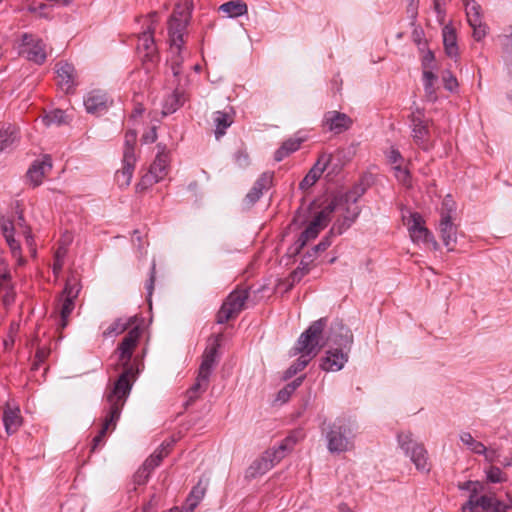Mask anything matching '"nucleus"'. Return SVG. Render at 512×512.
<instances>
[{"mask_svg":"<svg viewBox=\"0 0 512 512\" xmlns=\"http://www.w3.org/2000/svg\"><path fill=\"white\" fill-rule=\"evenodd\" d=\"M326 326L327 318H320L312 322L310 326L301 333L295 346L291 350V355L296 356L300 354V357L284 372L285 380L302 371L319 353L324 346L322 333Z\"/></svg>","mask_w":512,"mask_h":512,"instance_id":"f257e3e1","label":"nucleus"},{"mask_svg":"<svg viewBox=\"0 0 512 512\" xmlns=\"http://www.w3.org/2000/svg\"><path fill=\"white\" fill-rule=\"evenodd\" d=\"M129 394L130 387L126 382L125 375H123L119 381H115L111 388L107 390L106 401L109 405V408L101 430L99 431L98 435L93 438L92 451H94L102 443L109 427L113 426V428H115L116 423L120 418L122 408L125 405Z\"/></svg>","mask_w":512,"mask_h":512,"instance_id":"f03ea898","label":"nucleus"},{"mask_svg":"<svg viewBox=\"0 0 512 512\" xmlns=\"http://www.w3.org/2000/svg\"><path fill=\"white\" fill-rule=\"evenodd\" d=\"M322 431L326 432L327 448L331 453H342L353 448V429L350 421L337 418L334 422H323Z\"/></svg>","mask_w":512,"mask_h":512,"instance_id":"7ed1b4c3","label":"nucleus"},{"mask_svg":"<svg viewBox=\"0 0 512 512\" xmlns=\"http://www.w3.org/2000/svg\"><path fill=\"white\" fill-rule=\"evenodd\" d=\"M141 334L142 330L140 327H133L132 329H130V331L127 333V335L123 338V340L119 343L117 347V352L119 353V361L123 366V372L119 375L116 381H119L121 377L125 375V379L130 387V390L132 389L133 382L135 381L136 376L139 373V369L130 362L133 352L138 345Z\"/></svg>","mask_w":512,"mask_h":512,"instance_id":"20e7f679","label":"nucleus"},{"mask_svg":"<svg viewBox=\"0 0 512 512\" xmlns=\"http://www.w3.org/2000/svg\"><path fill=\"white\" fill-rule=\"evenodd\" d=\"M81 283L76 275L67 278L65 287L56 306V325L58 330L65 329L75 309V300L81 291Z\"/></svg>","mask_w":512,"mask_h":512,"instance_id":"39448f33","label":"nucleus"},{"mask_svg":"<svg viewBox=\"0 0 512 512\" xmlns=\"http://www.w3.org/2000/svg\"><path fill=\"white\" fill-rule=\"evenodd\" d=\"M184 4H176L175 10L168 23V33L170 41V53L181 52L183 45V35L190 19L192 9V0H182Z\"/></svg>","mask_w":512,"mask_h":512,"instance_id":"423d86ee","label":"nucleus"},{"mask_svg":"<svg viewBox=\"0 0 512 512\" xmlns=\"http://www.w3.org/2000/svg\"><path fill=\"white\" fill-rule=\"evenodd\" d=\"M397 440L400 448L404 451L406 456L410 457V460L418 471H430L431 464L429 462L428 452L423 444L415 442L412 439V434L409 432L399 433Z\"/></svg>","mask_w":512,"mask_h":512,"instance_id":"0eeeda50","label":"nucleus"},{"mask_svg":"<svg viewBox=\"0 0 512 512\" xmlns=\"http://www.w3.org/2000/svg\"><path fill=\"white\" fill-rule=\"evenodd\" d=\"M335 208L336 206L334 202H331L323 210L317 213L314 219L296 240L294 244L296 253H299L309 240L316 238L320 231L327 226L330 221V216L334 212Z\"/></svg>","mask_w":512,"mask_h":512,"instance_id":"6e6552de","label":"nucleus"},{"mask_svg":"<svg viewBox=\"0 0 512 512\" xmlns=\"http://www.w3.org/2000/svg\"><path fill=\"white\" fill-rule=\"evenodd\" d=\"M248 296L249 293L247 290L232 291L227 296L216 315L217 323L224 324L230 319L237 317L243 310Z\"/></svg>","mask_w":512,"mask_h":512,"instance_id":"1a4fd4ad","label":"nucleus"},{"mask_svg":"<svg viewBox=\"0 0 512 512\" xmlns=\"http://www.w3.org/2000/svg\"><path fill=\"white\" fill-rule=\"evenodd\" d=\"M20 55L28 61L42 65L47 59L46 44L42 39L32 35L23 34L20 47Z\"/></svg>","mask_w":512,"mask_h":512,"instance_id":"9d476101","label":"nucleus"},{"mask_svg":"<svg viewBox=\"0 0 512 512\" xmlns=\"http://www.w3.org/2000/svg\"><path fill=\"white\" fill-rule=\"evenodd\" d=\"M156 13L150 15L149 25L138 37L137 50L144 61L155 62L157 59V47L154 41Z\"/></svg>","mask_w":512,"mask_h":512,"instance_id":"9b49d317","label":"nucleus"},{"mask_svg":"<svg viewBox=\"0 0 512 512\" xmlns=\"http://www.w3.org/2000/svg\"><path fill=\"white\" fill-rule=\"evenodd\" d=\"M57 84L67 94L74 93L78 85V74L75 67L68 62L60 61L55 65Z\"/></svg>","mask_w":512,"mask_h":512,"instance_id":"f8f14e48","label":"nucleus"},{"mask_svg":"<svg viewBox=\"0 0 512 512\" xmlns=\"http://www.w3.org/2000/svg\"><path fill=\"white\" fill-rule=\"evenodd\" d=\"M411 128L414 142L423 150H429L432 145L429 142L428 120L424 119L420 111L412 114Z\"/></svg>","mask_w":512,"mask_h":512,"instance_id":"ddd939ff","label":"nucleus"},{"mask_svg":"<svg viewBox=\"0 0 512 512\" xmlns=\"http://www.w3.org/2000/svg\"><path fill=\"white\" fill-rule=\"evenodd\" d=\"M327 341L336 345V348L350 351L353 343V334L351 330L342 323V321L335 320L330 326Z\"/></svg>","mask_w":512,"mask_h":512,"instance_id":"4468645a","label":"nucleus"},{"mask_svg":"<svg viewBox=\"0 0 512 512\" xmlns=\"http://www.w3.org/2000/svg\"><path fill=\"white\" fill-rule=\"evenodd\" d=\"M353 120L345 113L339 111H328L323 117V126L334 134H341L349 130Z\"/></svg>","mask_w":512,"mask_h":512,"instance_id":"2eb2a0df","label":"nucleus"},{"mask_svg":"<svg viewBox=\"0 0 512 512\" xmlns=\"http://www.w3.org/2000/svg\"><path fill=\"white\" fill-rule=\"evenodd\" d=\"M111 103L112 100H110L107 93L102 90L90 91L84 98L86 111L90 114L104 113Z\"/></svg>","mask_w":512,"mask_h":512,"instance_id":"dca6fc26","label":"nucleus"},{"mask_svg":"<svg viewBox=\"0 0 512 512\" xmlns=\"http://www.w3.org/2000/svg\"><path fill=\"white\" fill-rule=\"evenodd\" d=\"M348 350L340 348H331L326 352L322 359L320 367L327 372H336L341 370L348 361Z\"/></svg>","mask_w":512,"mask_h":512,"instance_id":"f3484780","label":"nucleus"},{"mask_svg":"<svg viewBox=\"0 0 512 512\" xmlns=\"http://www.w3.org/2000/svg\"><path fill=\"white\" fill-rule=\"evenodd\" d=\"M408 230L414 243H427L433 239L430 231L424 226V220L419 213L411 214Z\"/></svg>","mask_w":512,"mask_h":512,"instance_id":"a211bd4d","label":"nucleus"},{"mask_svg":"<svg viewBox=\"0 0 512 512\" xmlns=\"http://www.w3.org/2000/svg\"><path fill=\"white\" fill-rule=\"evenodd\" d=\"M332 156L330 154L323 153L319 156L317 162L313 165V167L309 170L306 176L302 179L299 184V188L302 190L308 189L313 186L317 180L320 178L322 173L325 171L327 166L329 165Z\"/></svg>","mask_w":512,"mask_h":512,"instance_id":"6ab92c4d","label":"nucleus"},{"mask_svg":"<svg viewBox=\"0 0 512 512\" xmlns=\"http://www.w3.org/2000/svg\"><path fill=\"white\" fill-rule=\"evenodd\" d=\"M441 239L449 251H453L457 241V228L453 224L451 215L441 213L439 223Z\"/></svg>","mask_w":512,"mask_h":512,"instance_id":"aec40b11","label":"nucleus"},{"mask_svg":"<svg viewBox=\"0 0 512 512\" xmlns=\"http://www.w3.org/2000/svg\"><path fill=\"white\" fill-rule=\"evenodd\" d=\"M52 170V160L46 155L41 160H36L27 171V177L34 187L43 182V178Z\"/></svg>","mask_w":512,"mask_h":512,"instance_id":"412c9836","label":"nucleus"},{"mask_svg":"<svg viewBox=\"0 0 512 512\" xmlns=\"http://www.w3.org/2000/svg\"><path fill=\"white\" fill-rule=\"evenodd\" d=\"M136 163V156L130 154V152L123 153V166L121 170L116 172V181L119 187H127L130 185L134 167Z\"/></svg>","mask_w":512,"mask_h":512,"instance_id":"4be33fe9","label":"nucleus"},{"mask_svg":"<svg viewBox=\"0 0 512 512\" xmlns=\"http://www.w3.org/2000/svg\"><path fill=\"white\" fill-rule=\"evenodd\" d=\"M296 443L294 436H288L278 446H274L263 453V455L270 460L275 466L279 463L288 452H290Z\"/></svg>","mask_w":512,"mask_h":512,"instance_id":"5701e85b","label":"nucleus"},{"mask_svg":"<svg viewBox=\"0 0 512 512\" xmlns=\"http://www.w3.org/2000/svg\"><path fill=\"white\" fill-rule=\"evenodd\" d=\"M1 230L3 236L7 244L10 247L13 257L18 260V263L22 265L24 263V259L21 256V247L19 242L14 238V224L10 220L2 219L1 221Z\"/></svg>","mask_w":512,"mask_h":512,"instance_id":"b1692460","label":"nucleus"},{"mask_svg":"<svg viewBox=\"0 0 512 512\" xmlns=\"http://www.w3.org/2000/svg\"><path fill=\"white\" fill-rule=\"evenodd\" d=\"M2 420L7 434L15 433L22 423L19 408L6 405L3 410Z\"/></svg>","mask_w":512,"mask_h":512,"instance_id":"393cba45","label":"nucleus"},{"mask_svg":"<svg viewBox=\"0 0 512 512\" xmlns=\"http://www.w3.org/2000/svg\"><path fill=\"white\" fill-rule=\"evenodd\" d=\"M218 347V343H213L205 349L202 362L199 367V373L210 377L212 370L217 363Z\"/></svg>","mask_w":512,"mask_h":512,"instance_id":"a878e982","label":"nucleus"},{"mask_svg":"<svg viewBox=\"0 0 512 512\" xmlns=\"http://www.w3.org/2000/svg\"><path fill=\"white\" fill-rule=\"evenodd\" d=\"M444 49L450 58L458 57V45L455 29L450 25H445L442 30Z\"/></svg>","mask_w":512,"mask_h":512,"instance_id":"bb28decb","label":"nucleus"},{"mask_svg":"<svg viewBox=\"0 0 512 512\" xmlns=\"http://www.w3.org/2000/svg\"><path fill=\"white\" fill-rule=\"evenodd\" d=\"M213 122L215 125V136L219 139L234 122V114L225 111H216L213 113Z\"/></svg>","mask_w":512,"mask_h":512,"instance_id":"cd10ccee","label":"nucleus"},{"mask_svg":"<svg viewBox=\"0 0 512 512\" xmlns=\"http://www.w3.org/2000/svg\"><path fill=\"white\" fill-rule=\"evenodd\" d=\"M159 152L152 165L150 166V172L156 176V180H162L167 174L168 168V155L165 152V147L158 145Z\"/></svg>","mask_w":512,"mask_h":512,"instance_id":"c85d7f7f","label":"nucleus"},{"mask_svg":"<svg viewBox=\"0 0 512 512\" xmlns=\"http://www.w3.org/2000/svg\"><path fill=\"white\" fill-rule=\"evenodd\" d=\"M207 486L208 480L200 479L197 485L193 487L186 501L185 509L187 512H193L195 507L200 503L206 493Z\"/></svg>","mask_w":512,"mask_h":512,"instance_id":"c756f323","label":"nucleus"},{"mask_svg":"<svg viewBox=\"0 0 512 512\" xmlns=\"http://www.w3.org/2000/svg\"><path fill=\"white\" fill-rule=\"evenodd\" d=\"M480 508L483 512H508L509 506L495 495L480 496Z\"/></svg>","mask_w":512,"mask_h":512,"instance_id":"7c9ffc66","label":"nucleus"},{"mask_svg":"<svg viewBox=\"0 0 512 512\" xmlns=\"http://www.w3.org/2000/svg\"><path fill=\"white\" fill-rule=\"evenodd\" d=\"M134 321L135 317L118 318L103 332V336L108 338L120 335L131 327Z\"/></svg>","mask_w":512,"mask_h":512,"instance_id":"2f4dec72","label":"nucleus"},{"mask_svg":"<svg viewBox=\"0 0 512 512\" xmlns=\"http://www.w3.org/2000/svg\"><path fill=\"white\" fill-rule=\"evenodd\" d=\"M186 101V97L184 92L175 90L171 95H169L163 104V114H171L174 113L177 109H179Z\"/></svg>","mask_w":512,"mask_h":512,"instance_id":"473e14b6","label":"nucleus"},{"mask_svg":"<svg viewBox=\"0 0 512 512\" xmlns=\"http://www.w3.org/2000/svg\"><path fill=\"white\" fill-rule=\"evenodd\" d=\"M302 141L303 140L301 138H290L284 141L282 145L275 151V161L280 162L291 153L297 151Z\"/></svg>","mask_w":512,"mask_h":512,"instance_id":"72a5a7b5","label":"nucleus"},{"mask_svg":"<svg viewBox=\"0 0 512 512\" xmlns=\"http://www.w3.org/2000/svg\"><path fill=\"white\" fill-rule=\"evenodd\" d=\"M219 10L225 13L228 17H239L247 13V5L241 0H232L223 3Z\"/></svg>","mask_w":512,"mask_h":512,"instance_id":"f704fd0d","label":"nucleus"},{"mask_svg":"<svg viewBox=\"0 0 512 512\" xmlns=\"http://www.w3.org/2000/svg\"><path fill=\"white\" fill-rule=\"evenodd\" d=\"M360 214V209L358 207H354L352 211L348 210L347 215L344 217L342 222H336L331 228V234L341 235L345 230H347L352 223L357 219Z\"/></svg>","mask_w":512,"mask_h":512,"instance_id":"c9c22d12","label":"nucleus"},{"mask_svg":"<svg viewBox=\"0 0 512 512\" xmlns=\"http://www.w3.org/2000/svg\"><path fill=\"white\" fill-rule=\"evenodd\" d=\"M208 376L201 374L198 372V376L196 378V382L192 385V387L187 391L188 402H193L196 400L201 393L206 391L209 384Z\"/></svg>","mask_w":512,"mask_h":512,"instance_id":"e433bc0d","label":"nucleus"},{"mask_svg":"<svg viewBox=\"0 0 512 512\" xmlns=\"http://www.w3.org/2000/svg\"><path fill=\"white\" fill-rule=\"evenodd\" d=\"M465 6L468 24L482 21L481 6L475 0H462Z\"/></svg>","mask_w":512,"mask_h":512,"instance_id":"4c0bfd02","label":"nucleus"},{"mask_svg":"<svg viewBox=\"0 0 512 512\" xmlns=\"http://www.w3.org/2000/svg\"><path fill=\"white\" fill-rule=\"evenodd\" d=\"M18 138L16 127L9 125L0 130V152L10 147Z\"/></svg>","mask_w":512,"mask_h":512,"instance_id":"58836bf2","label":"nucleus"},{"mask_svg":"<svg viewBox=\"0 0 512 512\" xmlns=\"http://www.w3.org/2000/svg\"><path fill=\"white\" fill-rule=\"evenodd\" d=\"M460 440L466 445L472 452L476 454H485L486 447L483 443L475 440L469 432H462L460 434Z\"/></svg>","mask_w":512,"mask_h":512,"instance_id":"ea45409f","label":"nucleus"},{"mask_svg":"<svg viewBox=\"0 0 512 512\" xmlns=\"http://www.w3.org/2000/svg\"><path fill=\"white\" fill-rule=\"evenodd\" d=\"M274 467L273 463L268 460L264 455L255 460L250 466L252 476L262 475Z\"/></svg>","mask_w":512,"mask_h":512,"instance_id":"a19ab883","label":"nucleus"},{"mask_svg":"<svg viewBox=\"0 0 512 512\" xmlns=\"http://www.w3.org/2000/svg\"><path fill=\"white\" fill-rule=\"evenodd\" d=\"M161 463V460L158 456H155L153 453L149 458H147L142 465V467L138 470V476H141L142 473H146L144 475V481H147L150 473Z\"/></svg>","mask_w":512,"mask_h":512,"instance_id":"79ce46f5","label":"nucleus"},{"mask_svg":"<svg viewBox=\"0 0 512 512\" xmlns=\"http://www.w3.org/2000/svg\"><path fill=\"white\" fill-rule=\"evenodd\" d=\"M67 115L65 113V111L61 110V109H55L53 111H51L49 114H47L43 121L45 122L46 125H51V124H57V125H61V124H64V123H67Z\"/></svg>","mask_w":512,"mask_h":512,"instance_id":"37998d69","label":"nucleus"},{"mask_svg":"<svg viewBox=\"0 0 512 512\" xmlns=\"http://www.w3.org/2000/svg\"><path fill=\"white\" fill-rule=\"evenodd\" d=\"M485 473L487 481L490 483H503L507 481V475L497 466H490Z\"/></svg>","mask_w":512,"mask_h":512,"instance_id":"c03bdc74","label":"nucleus"},{"mask_svg":"<svg viewBox=\"0 0 512 512\" xmlns=\"http://www.w3.org/2000/svg\"><path fill=\"white\" fill-rule=\"evenodd\" d=\"M394 175L397 181L403 186L410 188L412 186L411 174L408 169L403 168L401 165L393 167Z\"/></svg>","mask_w":512,"mask_h":512,"instance_id":"a18cd8bd","label":"nucleus"},{"mask_svg":"<svg viewBox=\"0 0 512 512\" xmlns=\"http://www.w3.org/2000/svg\"><path fill=\"white\" fill-rule=\"evenodd\" d=\"M273 182V173L272 172H264L260 175V177L256 180L253 185L258 192L263 195L264 190H268Z\"/></svg>","mask_w":512,"mask_h":512,"instance_id":"49530a36","label":"nucleus"},{"mask_svg":"<svg viewBox=\"0 0 512 512\" xmlns=\"http://www.w3.org/2000/svg\"><path fill=\"white\" fill-rule=\"evenodd\" d=\"M423 79H424V89L426 94L428 95L430 100H435V91H434V82L436 81L437 77L436 75L431 71H424L423 73Z\"/></svg>","mask_w":512,"mask_h":512,"instance_id":"de8ad7c7","label":"nucleus"},{"mask_svg":"<svg viewBox=\"0 0 512 512\" xmlns=\"http://www.w3.org/2000/svg\"><path fill=\"white\" fill-rule=\"evenodd\" d=\"M469 25L473 30V38L476 41H481L483 38H485V36L487 35L488 27L485 23H483V21H478L475 23V25L474 23H471Z\"/></svg>","mask_w":512,"mask_h":512,"instance_id":"09e8293b","label":"nucleus"},{"mask_svg":"<svg viewBox=\"0 0 512 512\" xmlns=\"http://www.w3.org/2000/svg\"><path fill=\"white\" fill-rule=\"evenodd\" d=\"M310 271L309 264H299V266L291 273V283L299 282Z\"/></svg>","mask_w":512,"mask_h":512,"instance_id":"8fccbe9b","label":"nucleus"},{"mask_svg":"<svg viewBox=\"0 0 512 512\" xmlns=\"http://www.w3.org/2000/svg\"><path fill=\"white\" fill-rule=\"evenodd\" d=\"M136 138L137 134L135 131H128L125 135V146H124V152L127 153L130 152V154L135 155L134 153V146L136 144Z\"/></svg>","mask_w":512,"mask_h":512,"instance_id":"3c124183","label":"nucleus"},{"mask_svg":"<svg viewBox=\"0 0 512 512\" xmlns=\"http://www.w3.org/2000/svg\"><path fill=\"white\" fill-rule=\"evenodd\" d=\"M445 6H446V0H433V8L437 15V19L440 23H443L445 20Z\"/></svg>","mask_w":512,"mask_h":512,"instance_id":"603ef678","label":"nucleus"},{"mask_svg":"<svg viewBox=\"0 0 512 512\" xmlns=\"http://www.w3.org/2000/svg\"><path fill=\"white\" fill-rule=\"evenodd\" d=\"M65 254H66V251L62 248H59L56 251L55 259H54V263H53L54 274H59L60 271L62 270Z\"/></svg>","mask_w":512,"mask_h":512,"instance_id":"864d4df0","label":"nucleus"},{"mask_svg":"<svg viewBox=\"0 0 512 512\" xmlns=\"http://www.w3.org/2000/svg\"><path fill=\"white\" fill-rule=\"evenodd\" d=\"M444 87L449 91H454L458 87L457 79L450 71H445L443 76Z\"/></svg>","mask_w":512,"mask_h":512,"instance_id":"5fc2aeb1","label":"nucleus"},{"mask_svg":"<svg viewBox=\"0 0 512 512\" xmlns=\"http://www.w3.org/2000/svg\"><path fill=\"white\" fill-rule=\"evenodd\" d=\"M183 58L180 55V52L177 53H171V70L174 76H178L181 73V63Z\"/></svg>","mask_w":512,"mask_h":512,"instance_id":"6e6d98bb","label":"nucleus"},{"mask_svg":"<svg viewBox=\"0 0 512 512\" xmlns=\"http://www.w3.org/2000/svg\"><path fill=\"white\" fill-rule=\"evenodd\" d=\"M407 14L411 20V24L414 25L418 16L419 1H407Z\"/></svg>","mask_w":512,"mask_h":512,"instance_id":"4d7b16f0","label":"nucleus"},{"mask_svg":"<svg viewBox=\"0 0 512 512\" xmlns=\"http://www.w3.org/2000/svg\"><path fill=\"white\" fill-rule=\"evenodd\" d=\"M476 507H480V497L473 499L469 497L468 501L461 507V512H474Z\"/></svg>","mask_w":512,"mask_h":512,"instance_id":"13d9d810","label":"nucleus"},{"mask_svg":"<svg viewBox=\"0 0 512 512\" xmlns=\"http://www.w3.org/2000/svg\"><path fill=\"white\" fill-rule=\"evenodd\" d=\"M159 181L160 180H156V176L149 171L146 175L142 177L139 186H141L142 188H147L148 186H151Z\"/></svg>","mask_w":512,"mask_h":512,"instance_id":"bf43d9fd","label":"nucleus"},{"mask_svg":"<svg viewBox=\"0 0 512 512\" xmlns=\"http://www.w3.org/2000/svg\"><path fill=\"white\" fill-rule=\"evenodd\" d=\"M261 196L262 194L252 187L245 197V202L248 205H253L261 198Z\"/></svg>","mask_w":512,"mask_h":512,"instance_id":"052dcab7","label":"nucleus"},{"mask_svg":"<svg viewBox=\"0 0 512 512\" xmlns=\"http://www.w3.org/2000/svg\"><path fill=\"white\" fill-rule=\"evenodd\" d=\"M11 275L9 272H4L0 275V289L1 290H11Z\"/></svg>","mask_w":512,"mask_h":512,"instance_id":"680f3d73","label":"nucleus"},{"mask_svg":"<svg viewBox=\"0 0 512 512\" xmlns=\"http://www.w3.org/2000/svg\"><path fill=\"white\" fill-rule=\"evenodd\" d=\"M330 245V237L326 236L316 246L313 247L314 253L324 252L328 247H330Z\"/></svg>","mask_w":512,"mask_h":512,"instance_id":"e2e57ef3","label":"nucleus"},{"mask_svg":"<svg viewBox=\"0 0 512 512\" xmlns=\"http://www.w3.org/2000/svg\"><path fill=\"white\" fill-rule=\"evenodd\" d=\"M171 443H162L159 449H157L154 454L158 456L162 461L164 457H166L170 452Z\"/></svg>","mask_w":512,"mask_h":512,"instance_id":"0e129e2a","label":"nucleus"},{"mask_svg":"<svg viewBox=\"0 0 512 512\" xmlns=\"http://www.w3.org/2000/svg\"><path fill=\"white\" fill-rule=\"evenodd\" d=\"M154 282H155V264L153 263L150 273V278L146 283V290L148 292V295L151 296L153 289H154Z\"/></svg>","mask_w":512,"mask_h":512,"instance_id":"69168bd1","label":"nucleus"},{"mask_svg":"<svg viewBox=\"0 0 512 512\" xmlns=\"http://www.w3.org/2000/svg\"><path fill=\"white\" fill-rule=\"evenodd\" d=\"M293 392L289 391V387L286 385L283 389H281L277 394V400L281 402H286L289 400L291 394Z\"/></svg>","mask_w":512,"mask_h":512,"instance_id":"338daca9","label":"nucleus"},{"mask_svg":"<svg viewBox=\"0 0 512 512\" xmlns=\"http://www.w3.org/2000/svg\"><path fill=\"white\" fill-rule=\"evenodd\" d=\"M317 256H318V253H314V250L312 248L310 251H308L303 256V258L301 260V264H309V265H311L314 262V260L317 258Z\"/></svg>","mask_w":512,"mask_h":512,"instance_id":"774afa93","label":"nucleus"}]
</instances>
